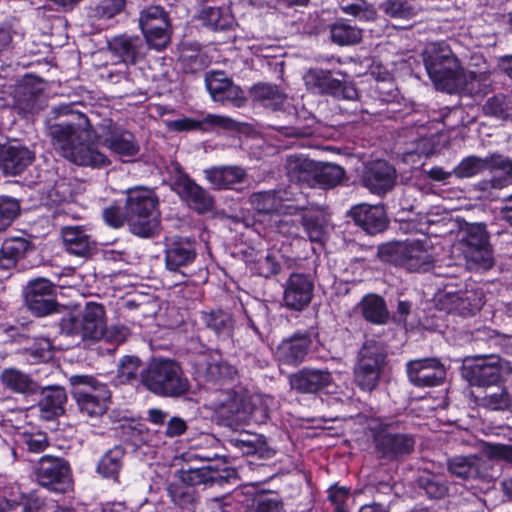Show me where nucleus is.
Segmentation results:
<instances>
[{
  "mask_svg": "<svg viewBox=\"0 0 512 512\" xmlns=\"http://www.w3.org/2000/svg\"><path fill=\"white\" fill-rule=\"evenodd\" d=\"M67 400L64 388L60 386H48L41 390V398L38 402L41 417L46 420L53 419L64 413V404Z\"/></svg>",
  "mask_w": 512,
  "mask_h": 512,
  "instance_id": "36",
  "label": "nucleus"
},
{
  "mask_svg": "<svg viewBox=\"0 0 512 512\" xmlns=\"http://www.w3.org/2000/svg\"><path fill=\"white\" fill-rule=\"evenodd\" d=\"M206 180L214 189H233L246 179L244 169L239 166H219L204 170Z\"/></svg>",
  "mask_w": 512,
  "mask_h": 512,
  "instance_id": "34",
  "label": "nucleus"
},
{
  "mask_svg": "<svg viewBox=\"0 0 512 512\" xmlns=\"http://www.w3.org/2000/svg\"><path fill=\"white\" fill-rule=\"evenodd\" d=\"M112 55L124 64H135L145 56V44L139 36L117 35L108 41Z\"/></svg>",
  "mask_w": 512,
  "mask_h": 512,
  "instance_id": "25",
  "label": "nucleus"
},
{
  "mask_svg": "<svg viewBox=\"0 0 512 512\" xmlns=\"http://www.w3.org/2000/svg\"><path fill=\"white\" fill-rule=\"evenodd\" d=\"M220 457V443L210 435H204L198 443L187 452L188 460L213 461Z\"/></svg>",
  "mask_w": 512,
  "mask_h": 512,
  "instance_id": "48",
  "label": "nucleus"
},
{
  "mask_svg": "<svg viewBox=\"0 0 512 512\" xmlns=\"http://www.w3.org/2000/svg\"><path fill=\"white\" fill-rule=\"evenodd\" d=\"M201 319L204 325L214 333L224 337H230L235 327L232 314L221 309L202 312Z\"/></svg>",
  "mask_w": 512,
  "mask_h": 512,
  "instance_id": "44",
  "label": "nucleus"
},
{
  "mask_svg": "<svg viewBox=\"0 0 512 512\" xmlns=\"http://www.w3.org/2000/svg\"><path fill=\"white\" fill-rule=\"evenodd\" d=\"M25 302L28 309L37 316L50 314L56 308L52 284L46 279L31 281L26 289Z\"/></svg>",
  "mask_w": 512,
  "mask_h": 512,
  "instance_id": "20",
  "label": "nucleus"
},
{
  "mask_svg": "<svg viewBox=\"0 0 512 512\" xmlns=\"http://www.w3.org/2000/svg\"><path fill=\"white\" fill-rule=\"evenodd\" d=\"M34 160L35 152L18 142L0 146V170L4 175H20Z\"/></svg>",
  "mask_w": 512,
  "mask_h": 512,
  "instance_id": "19",
  "label": "nucleus"
},
{
  "mask_svg": "<svg viewBox=\"0 0 512 512\" xmlns=\"http://www.w3.org/2000/svg\"><path fill=\"white\" fill-rule=\"evenodd\" d=\"M355 223L368 234L374 235L387 227V217L383 206L361 204L351 210Z\"/></svg>",
  "mask_w": 512,
  "mask_h": 512,
  "instance_id": "28",
  "label": "nucleus"
},
{
  "mask_svg": "<svg viewBox=\"0 0 512 512\" xmlns=\"http://www.w3.org/2000/svg\"><path fill=\"white\" fill-rule=\"evenodd\" d=\"M386 357L382 344L374 340L364 342L353 369L355 383L361 390L371 392L376 389L386 364Z\"/></svg>",
  "mask_w": 512,
  "mask_h": 512,
  "instance_id": "8",
  "label": "nucleus"
},
{
  "mask_svg": "<svg viewBox=\"0 0 512 512\" xmlns=\"http://www.w3.org/2000/svg\"><path fill=\"white\" fill-rule=\"evenodd\" d=\"M105 326V311L102 305L88 303L79 315H68L60 322L61 331L82 340H100Z\"/></svg>",
  "mask_w": 512,
  "mask_h": 512,
  "instance_id": "9",
  "label": "nucleus"
},
{
  "mask_svg": "<svg viewBox=\"0 0 512 512\" xmlns=\"http://www.w3.org/2000/svg\"><path fill=\"white\" fill-rule=\"evenodd\" d=\"M139 26L147 45L157 51L167 47L171 40V24L163 7L151 5L140 12Z\"/></svg>",
  "mask_w": 512,
  "mask_h": 512,
  "instance_id": "11",
  "label": "nucleus"
},
{
  "mask_svg": "<svg viewBox=\"0 0 512 512\" xmlns=\"http://www.w3.org/2000/svg\"><path fill=\"white\" fill-rule=\"evenodd\" d=\"M60 234L65 250L70 254L87 257L95 249L96 243L86 226L66 225L61 228Z\"/></svg>",
  "mask_w": 512,
  "mask_h": 512,
  "instance_id": "24",
  "label": "nucleus"
},
{
  "mask_svg": "<svg viewBox=\"0 0 512 512\" xmlns=\"http://www.w3.org/2000/svg\"><path fill=\"white\" fill-rule=\"evenodd\" d=\"M126 213L160 216L158 197L148 188H134L127 191Z\"/></svg>",
  "mask_w": 512,
  "mask_h": 512,
  "instance_id": "32",
  "label": "nucleus"
},
{
  "mask_svg": "<svg viewBox=\"0 0 512 512\" xmlns=\"http://www.w3.org/2000/svg\"><path fill=\"white\" fill-rule=\"evenodd\" d=\"M492 459L489 456L485 458L476 454L457 455L448 459L447 469L451 475L464 480L491 481L496 477Z\"/></svg>",
  "mask_w": 512,
  "mask_h": 512,
  "instance_id": "15",
  "label": "nucleus"
},
{
  "mask_svg": "<svg viewBox=\"0 0 512 512\" xmlns=\"http://www.w3.org/2000/svg\"><path fill=\"white\" fill-rule=\"evenodd\" d=\"M512 102L504 94L490 97L483 105V112L486 115L494 116L503 120L512 118Z\"/></svg>",
  "mask_w": 512,
  "mask_h": 512,
  "instance_id": "54",
  "label": "nucleus"
},
{
  "mask_svg": "<svg viewBox=\"0 0 512 512\" xmlns=\"http://www.w3.org/2000/svg\"><path fill=\"white\" fill-rule=\"evenodd\" d=\"M283 503L275 495L265 494L253 501V512H282Z\"/></svg>",
  "mask_w": 512,
  "mask_h": 512,
  "instance_id": "64",
  "label": "nucleus"
},
{
  "mask_svg": "<svg viewBox=\"0 0 512 512\" xmlns=\"http://www.w3.org/2000/svg\"><path fill=\"white\" fill-rule=\"evenodd\" d=\"M1 383L9 390L21 394H34L38 384L28 375L15 368H6L0 375Z\"/></svg>",
  "mask_w": 512,
  "mask_h": 512,
  "instance_id": "42",
  "label": "nucleus"
},
{
  "mask_svg": "<svg viewBox=\"0 0 512 512\" xmlns=\"http://www.w3.org/2000/svg\"><path fill=\"white\" fill-rule=\"evenodd\" d=\"M29 248V241L22 237H10L4 240L0 248V269L15 267Z\"/></svg>",
  "mask_w": 512,
  "mask_h": 512,
  "instance_id": "43",
  "label": "nucleus"
},
{
  "mask_svg": "<svg viewBox=\"0 0 512 512\" xmlns=\"http://www.w3.org/2000/svg\"><path fill=\"white\" fill-rule=\"evenodd\" d=\"M487 168V161L477 156L464 158L454 169V175L459 178L473 177Z\"/></svg>",
  "mask_w": 512,
  "mask_h": 512,
  "instance_id": "59",
  "label": "nucleus"
},
{
  "mask_svg": "<svg viewBox=\"0 0 512 512\" xmlns=\"http://www.w3.org/2000/svg\"><path fill=\"white\" fill-rule=\"evenodd\" d=\"M373 441L378 456L389 461L409 456L416 445L414 435L396 431L393 424L382 425L376 430Z\"/></svg>",
  "mask_w": 512,
  "mask_h": 512,
  "instance_id": "10",
  "label": "nucleus"
},
{
  "mask_svg": "<svg viewBox=\"0 0 512 512\" xmlns=\"http://www.w3.org/2000/svg\"><path fill=\"white\" fill-rule=\"evenodd\" d=\"M484 294L481 290H466L455 293H446L445 303L450 313L461 316H471L484 305Z\"/></svg>",
  "mask_w": 512,
  "mask_h": 512,
  "instance_id": "27",
  "label": "nucleus"
},
{
  "mask_svg": "<svg viewBox=\"0 0 512 512\" xmlns=\"http://www.w3.org/2000/svg\"><path fill=\"white\" fill-rule=\"evenodd\" d=\"M247 317L249 326L257 335L262 336L263 334L270 332L271 323L269 319L268 307L266 305L259 304L254 309L253 313Z\"/></svg>",
  "mask_w": 512,
  "mask_h": 512,
  "instance_id": "61",
  "label": "nucleus"
},
{
  "mask_svg": "<svg viewBox=\"0 0 512 512\" xmlns=\"http://www.w3.org/2000/svg\"><path fill=\"white\" fill-rule=\"evenodd\" d=\"M481 405L493 411L512 409V396L507 388L498 387L496 390L487 393L481 399Z\"/></svg>",
  "mask_w": 512,
  "mask_h": 512,
  "instance_id": "56",
  "label": "nucleus"
},
{
  "mask_svg": "<svg viewBox=\"0 0 512 512\" xmlns=\"http://www.w3.org/2000/svg\"><path fill=\"white\" fill-rule=\"evenodd\" d=\"M227 444L243 455H258L261 458H269L274 455V451L268 447L265 437L259 434L242 432L228 438Z\"/></svg>",
  "mask_w": 512,
  "mask_h": 512,
  "instance_id": "33",
  "label": "nucleus"
},
{
  "mask_svg": "<svg viewBox=\"0 0 512 512\" xmlns=\"http://www.w3.org/2000/svg\"><path fill=\"white\" fill-rule=\"evenodd\" d=\"M195 372L200 381L213 384H220L227 380H232L237 374L236 369L232 365L213 358H203L198 361Z\"/></svg>",
  "mask_w": 512,
  "mask_h": 512,
  "instance_id": "31",
  "label": "nucleus"
},
{
  "mask_svg": "<svg viewBox=\"0 0 512 512\" xmlns=\"http://www.w3.org/2000/svg\"><path fill=\"white\" fill-rule=\"evenodd\" d=\"M467 262L476 269H490L494 264L491 247L463 250Z\"/></svg>",
  "mask_w": 512,
  "mask_h": 512,
  "instance_id": "60",
  "label": "nucleus"
},
{
  "mask_svg": "<svg viewBox=\"0 0 512 512\" xmlns=\"http://www.w3.org/2000/svg\"><path fill=\"white\" fill-rule=\"evenodd\" d=\"M345 175L344 169L333 163H316L311 187L332 188L338 185Z\"/></svg>",
  "mask_w": 512,
  "mask_h": 512,
  "instance_id": "46",
  "label": "nucleus"
},
{
  "mask_svg": "<svg viewBox=\"0 0 512 512\" xmlns=\"http://www.w3.org/2000/svg\"><path fill=\"white\" fill-rule=\"evenodd\" d=\"M490 73L474 71L465 72L460 74L456 82L457 88L454 93H462L470 96L484 95L487 93L490 86Z\"/></svg>",
  "mask_w": 512,
  "mask_h": 512,
  "instance_id": "38",
  "label": "nucleus"
},
{
  "mask_svg": "<svg viewBox=\"0 0 512 512\" xmlns=\"http://www.w3.org/2000/svg\"><path fill=\"white\" fill-rule=\"evenodd\" d=\"M129 230L142 238L155 236L160 228V216L126 213Z\"/></svg>",
  "mask_w": 512,
  "mask_h": 512,
  "instance_id": "45",
  "label": "nucleus"
},
{
  "mask_svg": "<svg viewBox=\"0 0 512 512\" xmlns=\"http://www.w3.org/2000/svg\"><path fill=\"white\" fill-rule=\"evenodd\" d=\"M462 251L476 248L491 247L488 241V235L485 227L481 224H473L468 227L465 237L462 241Z\"/></svg>",
  "mask_w": 512,
  "mask_h": 512,
  "instance_id": "58",
  "label": "nucleus"
},
{
  "mask_svg": "<svg viewBox=\"0 0 512 512\" xmlns=\"http://www.w3.org/2000/svg\"><path fill=\"white\" fill-rule=\"evenodd\" d=\"M331 40L340 45H355L362 39V30L345 22H337L330 28Z\"/></svg>",
  "mask_w": 512,
  "mask_h": 512,
  "instance_id": "52",
  "label": "nucleus"
},
{
  "mask_svg": "<svg viewBox=\"0 0 512 512\" xmlns=\"http://www.w3.org/2000/svg\"><path fill=\"white\" fill-rule=\"evenodd\" d=\"M144 369L145 367H142V362L138 357L126 355L118 363L116 377L121 384H133L138 381L141 383Z\"/></svg>",
  "mask_w": 512,
  "mask_h": 512,
  "instance_id": "49",
  "label": "nucleus"
},
{
  "mask_svg": "<svg viewBox=\"0 0 512 512\" xmlns=\"http://www.w3.org/2000/svg\"><path fill=\"white\" fill-rule=\"evenodd\" d=\"M41 83L34 77H26L16 89V99L19 107L29 113H33L40 108V98L42 94Z\"/></svg>",
  "mask_w": 512,
  "mask_h": 512,
  "instance_id": "37",
  "label": "nucleus"
},
{
  "mask_svg": "<svg viewBox=\"0 0 512 512\" xmlns=\"http://www.w3.org/2000/svg\"><path fill=\"white\" fill-rule=\"evenodd\" d=\"M38 483L52 491L63 493L71 486L70 466L59 457L42 456L35 467Z\"/></svg>",
  "mask_w": 512,
  "mask_h": 512,
  "instance_id": "14",
  "label": "nucleus"
},
{
  "mask_svg": "<svg viewBox=\"0 0 512 512\" xmlns=\"http://www.w3.org/2000/svg\"><path fill=\"white\" fill-rule=\"evenodd\" d=\"M332 383V374L327 369L305 367L289 376L290 387L299 393H316Z\"/></svg>",
  "mask_w": 512,
  "mask_h": 512,
  "instance_id": "21",
  "label": "nucleus"
},
{
  "mask_svg": "<svg viewBox=\"0 0 512 512\" xmlns=\"http://www.w3.org/2000/svg\"><path fill=\"white\" fill-rule=\"evenodd\" d=\"M316 163L303 155H289L284 168L290 181L311 187Z\"/></svg>",
  "mask_w": 512,
  "mask_h": 512,
  "instance_id": "35",
  "label": "nucleus"
},
{
  "mask_svg": "<svg viewBox=\"0 0 512 512\" xmlns=\"http://www.w3.org/2000/svg\"><path fill=\"white\" fill-rule=\"evenodd\" d=\"M313 282L301 273L290 275L284 291V303L286 307L293 310H302L312 299Z\"/></svg>",
  "mask_w": 512,
  "mask_h": 512,
  "instance_id": "23",
  "label": "nucleus"
},
{
  "mask_svg": "<svg viewBox=\"0 0 512 512\" xmlns=\"http://www.w3.org/2000/svg\"><path fill=\"white\" fill-rule=\"evenodd\" d=\"M205 85L213 101L240 108L246 104L243 90L223 71H211L205 75Z\"/></svg>",
  "mask_w": 512,
  "mask_h": 512,
  "instance_id": "16",
  "label": "nucleus"
},
{
  "mask_svg": "<svg viewBox=\"0 0 512 512\" xmlns=\"http://www.w3.org/2000/svg\"><path fill=\"white\" fill-rule=\"evenodd\" d=\"M250 97L254 102L272 110L281 109L286 100V95L276 85L258 83L250 89Z\"/></svg>",
  "mask_w": 512,
  "mask_h": 512,
  "instance_id": "41",
  "label": "nucleus"
},
{
  "mask_svg": "<svg viewBox=\"0 0 512 512\" xmlns=\"http://www.w3.org/2000/svg\"><path fill=\"white\" fill-rule=\"evenodd\" d=\"M408 379L415 387H434L446 379V369L437 359H416L407 363Z\"/></svg>",
  "mask_w": 512,
  "mask_h": 512,
  "instance_id": "18",
  "label": "nucleus"
},
{
  "mask_svg": "<svg viewBox=\"0 0 512 512\" xmlns=\"http://www.w3.org/2000/svg\"><path fill=\"white\" fill-rule=\"evenodd\" d=\"M207 407L227 427H236L249 421L254 405L248 391L243 388L215 390L210 394Z\"/></svg>",
  "mask_w": 512,
  "mask_h": 512,
  "instance_id": "4",
  "label": "nucleus"
},
{
  "mask_svg": "<svg viewBox=\"0 0 512 512\" xmlns=\"http://www.w3.org/2000/svg\"><path fill=\"white\" fill-rule=\"evenodd\" d=\"M363 318L376 325H384L390 318L384 299L375 294L366 295L358 304Z\"/></svg>",
  "mask_w": 512,
  "mask_h": 512,
  "instance_id": "39",
  "label": "nucleus"
},
{
  "mask_svg": "<svg viewBox=\"0 0 512 512\" xmlns=\"http://www.w3.org/2000/svg\"><path fill=\"white\" fill-rule=\"evenodd\" d=\"M302 226L312 243L323 244L328 239V221L321 212L305 210L302 216Z\"/></svg>",
  "mask_w": 512,
  "mask_h": 512,
  "instance_id": "40",
  "label": "nucleus"
},
{
  "mask_svg": "<svg viewBox=\"0 0 512 512\" xmlns=\"http://www.w3.org/2000/svg\"><path fill=\"white\" fill-rule=\"evenodd\" d=\"M315 118L308 116L304 118V123L298 118L294 125L289 127H281L279 130L288 137L305 138L314 133Z\"/></svg>",
  "mask_w": 512,
  "mask_h": 512,
  "instance_id": "63",
  "label": "nucleus"
},
{
  "mask_svg": "<svg viewBox=\"0 0 512 512\" xmlns=\"http://www.w3.org/2000/svg\"><path fill=\"white\" fill-rule=\"evenodd\" d=\"M203 23L213 30H226L232 26L233 18L227 8L206 6L200 13Z\"/></svg>",
  "mask_w": 512,
  "mask_h": 512,
  "instance_id": "51",
  "label": "nucleus"
},
{
  "mask_svg": "<svg viewBox=\"0 0 512 512\" xmlns=\"http://www.w3.org/2000/svg\"><path fill=\"white\" fill-rule=\"evenodd\" d=\"M172 189L190 208L198 213H205L213 209L214 199L208 191L182 172L175 176Z\"/></svg>",
  "mask_w": 512,
  "mask_h": 512,
  "instance_id": "17",
  "label": "nucleus"
},
{
  "mask_svg": "<svg viewBox=\"0 0 512 512\" xmlns=\"http://www.w3.org/2000/svg\"><path fill=\"white\" fill-rule=\"evenodd\" d=\"M396 181V171L385 161H376L367 166L362 175L363 185L372 193L383 195L390 191Z\"/></svg>",
  "mask_w": 512,
  "mask_h": 512,
  "instance_id": "22",
  "label": "nucleus"
},
{
  "mask_svg": "<svg viewBox=\"0 0 512 512\" xmlns=\"http://www.w3.org/2000/svg\"><path fill=\"white\" fill-rule=\"evenodd\" d=\"M141 385L161 397H180L189 390V381L178 362L173 359L153 358L142 372Z\"/></svg>",
  "mask_w": 512,
  "mask_h": 512,
  "instance_id": "2",
  "label": "nucleus"
},
{
  "mask_svg": "<svg viewBox=\"0 0 512 512\" xmlns=\"http://www.w3.org/2000/svg\"><path fill=\"white\" fill-rule=\"evenodd\" d=\"M68 103L52 107L45 121L46 134L54 151L68 162L92 169L111 165L110 158L92 141L95 129L89 117Z\"/></svg>",
  "mask_w": 512,
  "mask_h": 512,
  "instance_id": "1",
  "label": "nucleus"
},
{
  "mask_svg": "<svg viewBox=\"0 0 512 512\" xmlns=\"http://www.w3.org/2000/svg\"><path fill=\"white\" fill-rule=\"evenodd\" d=\"M310 345L311 339L308 335L295 334L277 346L275 357L281 364L296 366L304 361Z\"/></svg>",
  "mask_w": 512,
  "mask_h": 512,
  "instance_id": "26",
  "label": "nucleus"
},
{
  "mask_svg": "<svg viewBox=\"0 0 512 512\" xmlns=\"http://www.w3.org/2000/svg\"><path fill=\"white\" fill-rule=\"evenodd\" d=\"M379 259L408 271H426L430 268L432 257L423 242L404 241L390 242L378 248Z\"/></svg>",
  "mask_w": 512,
  "mask_h": 512,
  "instance_id": "6",
  "label": "nucleus"
},
{
  "mask_svg": "<svg viewBox=\"0 0 512 512\" xmlns=\"http://www.w3.org/2000/svg\"><path fill=\"white\" fill-rule=\"evenodd\" d=\"M69 382L72 396L81 413L88 417H98L107 411L110 391L105 384L88 375H73Z\"/></svg>",
  "mask_w": 512,
  "mask_h": 512,
  "instance_id": "5",
  "label": "nucleus"
},
{
  "mask_svg": "<svg viewBox=\"0 0 512 512\" xmlns=\"http://www.w3.org/2000/svg\"><path fill=\"white\" fill-rule=\"evenodd\" d=\"M279 198H276L275 191H263L254 193L250 197V202L254 209L260 213H278L281 214Z\"/></svg>",
  "mask_w": 512,
  "mask_h": 512,
  "instance_id": "57",
  "label": "nucleus"
},
{
  "mask_svg": "<svg viewBox=\"0 0 512 512\" xmlns=\"http://www.w3.org/2000/svg\"><path fill=\"white\" fill-rule=\"evenodd\" d=\"M195 257V243L189 238L178 237L168 241L165 250V263L169 270L177 271L192 263Z\"/></svg>",
  "mask_w": 512,
  "mask_h": 512,
  "instance_id": "29",
  "label": "nucleus"
},
{
  "mask_svg": "<svg viewBox=\"0 0 512 512\" xmlns=\"http://www.w3.org/2000/svg\"><path fill=\"white\" fill-rule=\"evenodd\" d=\"M303 81L306 88L316 94L346 100L358 98V91L353 84L333 77L329 70L311 68L303 75Z\"/></svg>",
  "mask_w": 512,
  "mask_h": 512,
  "instance_id": "13",
  "label": "nucleus"
},
{
  "mask_svg": "<svg viewBox=\"0 0 512 512\" xmlns=\"http://www.w3.org/2000/svg\"><path fill=\"white\" fill-rule=\"evenodd\" d=\"M233 474L229 468L219 469L217 467L208 465L203 467L189 468L181 472L180 480L189 485L191 488L196 485H223L228 481V478Z\"/></svg>",
  "mask_w": 512,
  "mask_h": 512,
  "instance_id": "30",
  "label": "nucleus"
},
{
  "mask_svg": "<svg viewBox=\"0 0 512 512\" xmlns=\"http://www.w3.org/2000/svg\"><path fill=\"white\" fill-rule=\"evenodd\" d=\"M380 9L389 17L409 19L416 15L418 7L413 0H385Z\"/></svg>",
  "mask_w": 512,
  "mask_h": 512,
  "instance_id": "53",
  "label": "nucleus"
},
{
  "mask_svg": "<svg viewBox=\"0 0 512 512\" xmlns=\"http://www.w3.org/2000/svg\"><path fill=\"white\" fill-rule=\"evenodd\" d=\"M487 161V168L494 175V182L498 186H509L512 184V162L509 158L501 155H491L483 158Z\"/></svg>",
  "mask_w": 512,
  "mask_h": 512,
  "instance_id": "50",
  "label": "nucleus"
},
{
  "mask_svg": "<svg viewBox=\"0 0 512 512\" xmlns=\"http://www.w3.org/2000/svg\"><path fill=\"white\" fill-rule=\"evenodd\" d=\"M276 198H279L281 206V214H296L299 211L307 210V207L296 203L298 201L299 192L293 191L290 187L288 190L275 191Z\"/></svg>",
  "mask_w": 512,
  "mask_h": 512,
  "instance_id": "62",
  "label": "nucleus"
},
{
  "mask_svg": "<svg viewBox=\"0 0 512 512\" xmlns=\"http://www.w3.org/2000/svg\"><path fill=\"white\" fill-rule=\"evenodd\" d=\"M99 131V141L111 153L128 160L136 157L140 152V145L135 135L121 124L105 119L99 125Z\"/></svg>",
  "mask_w": 512,
  "mask_h": 512,
  "instance_id": "12",
  "label": "nucleus"
},
{
  "mask_svg": "<svg viewBox=\"0 0 512 512\" xmlns=\"http://www.w3.org/2000/svg\"><path fill=\"white\" fill-rule=\"evenodd\" d=\"M512 371L509 363L497 355H477L463 360L461 377L471 386L496 385L504 375Z\"/></svg>",
  "mask_w": 512,
  "mask_h": 512,
  "instance_id": "7",
  "label": "nucleus"
},
{
  "mask_svg": "<svg viewBox=\"0 0 512 512\" xmlns=\"http://www.w3.org/2000/svg\"><path fill=\"white\" fill-rule=\"evenodd\" d=\"M167 491L174 504L183 509H190L196 501L194 489L181 480L180 482L170 483Z\"/></svg>",
  "mask_w": 512,
  "mask_h": 512,
  "instance_id": "55",
  "label": "nucleus"
},
{
  "mask_svg": "<svg viewBox=\"0 0 512 512\" xmlns=\"http://www.w3.org/2000/svg\"><path fill=\"white\" fill-rule=\"evenodd\" d=\"M125 451L121 446H115L108 450L99 460L97 472L104 478L117 481L123 465Z\"/></svg>",
  "mask_w": 512,
  "mask_h": 512,
  "instance_id": "47",
  "label": "nucleus"
},
{
  "mask_svg": "<svg viewBox=\"0 0 512 512\" xmlns=\"http://www.w3.org/2000/svg\"><path fill=\"white\" fill-rule=\"evenodd\" d=\"M425 69L436 89L454 93L463 68L445 43H430L423 53Z\"/></svg>",
  "mask_w": 512,
  "mask_h": 512,
  "instance_id": "3",
  "label": "nucleus"
}]
</instances>
